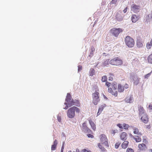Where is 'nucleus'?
<instances>
[{
    "label": "nucleus",
    "instance_id": "obj_38",
    "mask_svg": "<svg viewBox=\"0 0 152 152\" xmlns=\"http://www.w3.org/2000/svg\"><path fill=\"white\" fill-rule=\"evenodd\" d=\"M120 144L121 143L119 142L117 143H116L115 145V148L116 149H117L118 148Z\"/></svg>",
    "mask_w": 152,
    "mask_h": 152
},
{
    "label": "nucleus",
    "instance_id": "obj_36",
    "mask_svg": "<svg viewBox=\"0 0 152 152\" xmlns=\"http://www.w3.org/2000/svg\"><path fill=\"white\" fill-rule=\"evenodd\" d=\"M118 132V130L116 129V130H112V132H111V133H112V134L113 135V136L115 134V133H116Z\"/></svg>",
    "mask_w": 152,
    "mask_h": 152
},
{
    "label": "nucleus",
    "instance_id": "obj_11",
    "mask_svg": "<svg viewBox=\"0 0 152 152\" xmlns=\"http://www.w3.org/2000/svg\"><path fill=\"white\" fill-rule=\"evenodd\" d=\"M80 104V102L78 100L75 99L74 100L73 99L69 102V104L71 106L75 105L78 106Z\"/></svg>",
    "mask_w": 152,
    "mask_h": 152
},
{
    "label": "nucleus",
    "instance_id": "obj_3",
    "mask_svg": "<svg viewBox=\"0 0 152 152\" xmlns=\"http://www.w3.org/2000/svg\"><path fill=\"white\" fill-rule=\"evenodd\" d=\"M122 63V61L118 58H115L110 61V64L113 65L118 66Z\"/></svg>",
    "mask_w": 152,
    "mask_h": 152
},
{
    "label": "nucleus",
    "instance_id": "obj_4",
    "mask_svg": "<svg viewBox=\"0 0 152 152\" xmlns=\"http://www.w3.org/2000/svg\"><path fill=\"white\" fill-rule=\"evenodd\" d=\"M130 79L131 80L133 81L134 83L137 85L139 83L140 78H138L136 74L133 73H130Z\"/></svg>",
    "mask_w": 152,
    "mask_h": 152
},
{
    "label": "nucleus",
    "instance_id": "obj_51",
    "mask_svg": "<svg viewBox=\"0 0 152 152\" xmlns=\"http://www.w3.org/2000/svg\"><path fill=\"white\" fill-rule=\"evenodd\" d=\"M82 152H88V150L85 149H84L82 150Z\"/></svg>",
    "mask_w": 152,
    "mask_h": 152
},
{
    "label": "nucleus",
    "instance_id": "obj_16",
    "mask_svg": "<svg viewBox=\"0 0 152 152\" xmlns=\"http://www.w3.org/2000/svg\"><path fill=\"white\" fill-rule=\"evenodd\" d=\"M72 96L70 95V94L68 93H67L66 98L65 99L66 102L67 103L69 102L72 99Z\"/></svg>",
    "mask_w": 152,
    "mask_h": 152
},
{
    "label": "nucleus",
    "instance_id": "obj_39",
    "mask_svg": "<svg viewBox=\"0 0 152 152\" xmlns=\"http://www.w3.org/2000/svg\"><path fill=\"white\" fill-rule=\"evenodd\" d=\"M151 72L146 74L145 76V78L147 79L151 75Z\"/></svg>",
    "mask_w": 152,
    "mask_h": 152
},
{
    "label": "nucleus",
    "instance_id": "obj_17",
    "mask_svg": "<svg viewBox=\"0 0 152 152\" xmlns=\"http://www.w3.org/2000/svg\"><path fill=\"white\" fill-rule=\"evenodd\" d=\"M138 147L141 150H145L147 149V147L143 143L139 144Z\"/></svg>",
    "mask_w": 152,
    "mask_h": 152
},
{
    "label": "nucleus",
    "instance_id": "obj_15",
    "mask_svg": "<svg viewBox=\"0 0 152 152\" xmlns=\"http://www.w3.org/2000/svg\"><path fill=\"white\" fill-rule=\"evenodd\" d=\"M120 138L121 140H125L127 138V134L126 132H123L121 133L120 135Z\"/></svg>",
    "mask_w": 152,
    "mask_h": 152
},
{
    "label": "nucleus",
    "instance_id": "obj_28",
    "mask_svg": "<svg viewBox=\"0 0 152 152\" xmlns=\"http://www.w3.org/2000/svg\"><path fill=\"white\" fill-rule=\"evenodd\" d=\"M106 106V105L105 104H103L101 106H100L99 109V111H101V112L103 110L104 107Z\"/></svg>",
    "mask_w": 152,
    "mask_h": 152
},
{
    "label": "nucleus",
    "instance_id": "obj_41",
    "mask_svg": "<svg viewBox=\"0 0 152 152\" xmlns=\"http://www.w3.org/2000/svg\"><path fill=\"white\" fill-rule=\"evenodd\" d=\"M117 126H118L120 128L122 129L123 128V125H122V124H117Z\"/></svg>",
    "mask_w": 152,
    "mask_h": 152
},
{
    "label": "nucleus",
    "instance_id": "obj_29",
    "mask_svg": "<svg viewBox=\"0 0 152 152\" xmlns=\"http://www.w3.org/2000/svg\"><path fill=\"white\" fill-rule=\"evenodd\" d=\"M95 72V70L94 69H91L90 71L89 75L93 76L94 75Z\"/></svg>",
    "mask_w": 152,
    "mask_h": 152
},
{
    "label": "nucleus",
    "instance_id": "obj_53",
    "mask_svg": "<svg viewBox=\"0 0 152 152\" xmlns=\"http://www.w3.org/2000/svg\"><path fill=\"white\" fill-rule=\"evenodd\" d=\"M101 112H102L101 111H98V112H97V116H98L99 115Z\"/></svg>",
    "mask_w": 152,
    "mask_h": 152
},
{
    "label": "nucleus",
    "instance_id": "obj_52",
    "mask_svg": "<svg viewBox=\"0 0 152 152\" xmlns=\"http://www.w3.org/2000/svg\"><path fill=\"white\" fill-rule=\"evenodd\" d=\"M148 108L150 109H152V104H150L148 106Z\"/></svg>",
    "mask_w": 152,
    "mask_h": 152
},
{
    "label": "nucleus",
    "instance_id": "obj_6",
    "mask_svg": "<svg viewBox=\"0 0 152 152\" xmlns=\"http://www.w3.org/2000/svg\"><path fill=\"white\" fill-rule=\"evenodd\" d=\"M101 137L100 140L102 144H104L107 147H109L107 139L105 135L104 134H102L101 135Z\"/></svg>",
    "mask_w": 152,
    "mask_h": 152
},
{
    "label": "nucleus",
    "instance_id": "obj_43",
    "mask_svg": "<svg viewBox=\"0 0 152 152\" xmlns=\"http://www.w3.org/2000/svg\"><path fill=\"white\" fill-rule=\"evenodd\" d=\"M111 85V84L110 83H109L108 82H106V85L108 86V87H109Z\"/></svg>",
    "mask_w": 152,
    "mask_h": 152
},
{
    "label": "nucleus",
    "instance_id": "obj_57",
    "mask_svg": "<svg viewBox=\"0 0 152 152\" xmlns=\"http://www.w3.org/2000/svg\"><path fill=\"white\" fill-rule=\"evenodd\" d=\"M76 152H80L79 150L78 149H76Z\"/></svg>",
    "mask_w": 152,
    "mask_h": 152
},
{
    "label": "nucleus",
    "instance_id": "obj_25",
    "mask_svg": "<svg viewBox=\"0 0 152 152\" xmlns=\"http://www.w3.org/2000/svg\"><path fill=\"white\" fill-rule=\"evenodd\" d=\"M137 46L138 48L142 47L143 46V44L142 42L139 40H138L137 41Z\"/></svg>",
    "mask_w": 152,
    "mask_h": 152
},
{
    "label": "nucleus",
    "instance_id": "obj_47",
    "mask_svg": "<svg viewBox=\"0 0 152 152\" xmlns=\"http://www.w3.org/2000/svg\"><path fill=\"white\" fill-rule=\"evenodd\" d=\"M95 50V49L93 47H91V52H93Z\"/></svg>",
    "mask_w": 152,
    "mask_h": 152
},
{
    "label": "nucleus",
    "instance_id": "obj_49",
    "mask_svg": "<svg viewBox=\"0 0 152 152\" xmlns=\"http://www.w3.org/2000/svg\"><path fill=\"white\" fill-rule=\"evenodd\" d=\"M127 10V7H126L125 9H124L123 10V12L124 13H125L126 12Z\"/></svg>",
    "mask_w": 152,
    "mask_h": 152
},
{
    "label": "nucleus",
    "instance_id": "obj_7",
    "mask_svg": "<svg viewBox=\"0 0 152 152\" xmlns=\"http://www.w3.org/2000/svg\"><path fill=\"white\" fill-rule=\"evenodd\" d=\"M99 93L97 92H95L93 94V102L95 105H97L98 102L99 101Z\"/></svg>",
    "mask_w": 152,
    "mask_h": 152
},
{
    "label": "nucleus",
    "instance_id": "obj_20",
    "mask_svg": "<svg viewBox=\"0 0 152 152\" xmlns=\"http://www.w3.org/2000/svg\"><path fill=\"white\" fill-rule=\"evenodd\" d=\"M129 142L127 141H125L123 142L121 145V147L125 149L126 148L128 145Z\"/></svg>",
    "mask_w": 152,
    "mask_h": 152
},
{
    "label": "nucleus",
    "instance_id": "obj_31",
    "mask_svg": "<svg viewBox=\"0 0 152 152\" xmlns=\"http://www.w3.org/2000/svg\"><path fill=\"white\" fill-rule=\"evenodd\" d=\"M135 137H133V138L136 142H140L141 141V139L138 136H136Z\"/></svg>",
    "mask_w": 152,
    "mask_h": 152
},
{
    "label": "nucleus",
    "instance_id": "obj_50",
    "mask_svg": "<svg viewBox=\"0 0 152 152\" xmlns=\"http://www.w3.org/2000/svg\"><path fill=\"white\" fill-rule=\"evenodd\" d=\"M109 80H110L112 81L113 80V78L112 77L110 76L109 77Z\"/></svg>",
    "mask_w": 152,
    "mask_h": 152
},
{
    "label": "nucleus",
    "instance_id": "obj_42",
    "mask_svg": "<svg viewBox=\"0 0 152 152\" xmlns=\"http://www.w3.org/2000/svg\"><path fill=\"white\" fill-rule=\"evenodd\" d=\"M87 136L88 137H91V138H93L94 137V136L92 135L91 134H87Z\"/></svg>",
    "mask_w": 152,
    "mask_h": 152
},
{
    "label": "nucleus",
    "instance_id": "obj_14",
    "mask_svg": "<svg viewBox=\"0 0 152 152\" xmlns=\"http://www.w3.org/2000/svg\"><path fill=\"white\" fill-rule=\"evenodd\" d=\"M123 17L121 14L117 13L116 16V19L118 21H121L123 19Z\"/></svg>",
    "mask_w": 152,
    "mask_h": 152
},
{
    "label": "nucleus",
    "instance_id": "obj_5",
    "mask_svg": "<svg viewBox=\"0 0 152 152\" xmlns=\"http://www.w3.org/2000/svg\"><path fill=\"white\" fill-rule=\"evenodd\" d=\"M122 32V30L120 28H113L110 30V33L113 35L117 37L119 34Z\"/></svg>",
    "mask_w": 152,
    "mask_h": 152
},
{
    "label": "nucleus",
    "instance_id": "obj_46",
    "mask_svg": "<svg viewBox=\"0 0 152 152\" xmlns=\"http://www.w3.org/2000/svg\"><path fill=\"white\" fill-rule=\"evenodd\" d=\"M117 0H112L111 2V3L113 4H115L117 1Z\"/></svg>",
    "mask_w": 152,
    "mask_h": 152
},
{
    "label": "nucleus",
    "instance_id": "obj_10",
    "mask_svg": "<svg viewBox=\"0 0 152 152\" xmlns=\"http://www.w3.org/2000/svg\"><path fill=\"white\" fill-rule=\"evenodd\" d=\"M125 101L127 103H132L134 101L133 96L130 95L127 96L125 99Z\"/></svg>",
    "mask_w": 152,
    "mask_h": 152
},
{
    "label": "nucleus",
    "instance_id": "obj_44",
    "mask_svg": "<svg viewBox=\"0 0 152 152\" xmlns=\"http://www.w3.org/2000/svg\"><path fill=\"white\" fill-rule=\"evenodd\" d=\"M57 119H58V121L59 122H61V117L60 116H59L58 115L57 116Z\"/></svg>",
    "mask_w": 152,
    "mask_h": 152
},
{
    "label": "nucleus",
    "instance_id": "obj_63",
    "mask_svg": "<svg viewBox=\"0 0 152 152\" xmlns=\"http://www.w3.org/2000/svg\"><path fill=\"white\" fill-rule=\"evenodd\" d=\"M130 136L132 137H133V136L131 134H130Z\"/></svg>",
    "mask_w": 152,
    "mask_h": 152
},
{
    "label": "nucleus",
    "instance_id": "obj_9",
    "mask_svg": "<svg viewBox=\"0 0 152 152\" xmlns=\"http://www.w3.org/2000/svg\"><path fill=\"white\" fill-rule=\"evenodd\" d=\"M81 129L82 131L85 133H90V132L91 130L87 127L86 124L85 122L82 124Z\"/></svg>",
    "mask_w": 152,
    "mask_h": 152
},
{
    "label": "nucleus",
    "instance_id": "obj_19",
    "mask_svg": "<svg viewBox=\"0 0 152 152\" xmlns=\"http://www.w3.org/2000/svg\"><path fill=\"white\" fill-rule=\"evenodd\" d=\"M58 142L56 140H55L53 144L52 145L51 150H55L56 149V146L57 145Z\"/></svg>",
    "mask_w": 152,
    "mask_h": 152
},
{
    "label": "nucleus",
    "instance_id": "obj_59",
    "mask_svg": "<svg viewBox=\"0 0 152 152\" xmlns=\"http://www.w3.org/2000/svg\"><path fill=\"white\" fill-rule=\"evenodd\" d=\"M147 128L148 129H149L150 128V127H149V126H148V125L147 126H146Z\"/></svg>",
    "mask_w": 152,
    "mask_h": 152
},
{
    "label": "nucleus",
    "instance_id": "obj_55",
    "mask_svg": "<svg viewBox=\"0 0 152 152\" xmlns=\"http://www.w3.org/2000/svg\"><path fill=\"white\" fill-rule=\"evenodd\" d=\"M64 147L62 146L61 151H64Z\"/></svg>",
    "mask_w": 152,
    "mask_h": 152
},
{
    "label": "nucleus",
    "instance_id": "obj_32",
    "mask_svg": "<svg viewBox=\"0 0 152 152\" xmlns=\"http://www.w3.org/2000/svg\"><path fill=\"white\" fill-rule=\"evenodd\" d=\"M64 104L66 105V106L63 109H65V110L68 109L69 107L72 106L71 105L69 104V102L67 103V102H66L64 103Z\"/></svg>",
    "mask_w": 152,
    "mask_h": 152
},
{
    "label": "nucleus",
    "instance_id": "obj_54",
    "mask_svg": "<svg viewBox=\"0 0 152 152\" xmlns=\"http://www.w3.org/2000/svg\"><path fill=\"white\" fill-rule=\"evenodd\" d=\"M65 137V134L64 133H63L61 135L62 137V138H63V137Z\"/></svg>",
    "mask_w": 152,
    "mask_h": 152
},
{
    "label": "nucleus",
    "instance_id": "obj_22",
    "mask_svg": "<svg viewBox=\"0 0 152 152\" xmlns=\"http://www.w3.org/2000/svg\"><path fill=\"white\" fill-rule=\"evenodd\" d=\"M108 92H109L110 93H112V94L114 95V96H117L118 95V92L117 91H115V93H113V91L112 90V88H108Z\"/></svg>",
    "mask_w": 152,
    "mask_h": 152
},
{
    "label": "nucleus",
    "instance_id": "obj_48",
    "mask_svg": "<svg viewBox=\"0 0 152 152\" xmlns=\"http://www.w3.org/2000/svg\"><path fill=\"white\" fill-rule=\"evenodd\" d=\"M93 55V52H91L90 54L89 55V56L90 57H91Z\"/></svg>",
    "mask_w": 152,
    "mask_h": 152
},
{
    "label": "nucleus",
    "instance_id": "obj_64",
    "mask_svg": "<svg viewBox=\"0 0 152 152\" xmlns=\"http://www.w3.org/2000/svg\"><path fill=\"white\" fill-rule=\"evenodd\" d=\"M68 152H72V151H69Z\"/></svg>",
    "mask_w": 152,
    "mask_h": 152
},
{
    "label": "nucleus",
    "instance_id": "obj_34",
    "mask_svg": "<svg viewBox=\"0 0 152 152\" xmlns=\"http://www.w3.org/2000/svg\"><path fill=\"white\" fill-rule=\"evenodd\" d=\"M123 127L124 129H127L129 128V126L128 124H123Z\"/></svg>",
    "mask_w": 152,
    "mask_h": 152
},
{
    "label": "nucleus",
    "instance_id": "obj_13",
    "mask_svg": "<svg viewBox=\"0 0 152 152\" xmlns=\"http://www.w3.org/2000/svg\"><path fill=\"white\" fill-rule=\"evenodd\" d=\"M139 19V16L136 15H133L131 17V20L133 22H136Z\"/></svg>",
    "mask_w": 152,
    "mask_h": 152
},
{
    "label": "nucleus",
    "instance_id": "obj_8",
    "mask_svg": "<svg viewBox=\"0 0 152 152\" xmlns=\"http://www.w3.org/2000/svg\"><path fill=\"white\" fill-rule=\"evenodd\" d=\"M140 8V6L133 4L131 6V10L134 12L137 13L139 12Z\"/></svg>",
    "mask_w": 152,
    "mask_h": 152
},
{
    "label": "nucleus",
    "instance_id": "obj_45",
    "mask_svg": "<svg viewBox=\"0 0 152 152\" xmlns=\"http://www.w3.org/2000/svg\"><path fill=\"white\" fill-rule=\"evenodd\" d=\"M123 87L125 89H127L129 87V85L126 84Z\"/></svg>",
    "mask_w": 152,
    "mask_h": 152
},
{
    "label": "nucleus",
    "instance_id": "obj_2",
    "mask_svg": "<svg viewBox=\"0 0 152 152\" xmlns=\"http://www.w3.org/2000/svg\"><path fill=\"white\" fill-rule=\"evenodd\" d=\"M125 42L126 45L129 48L133 47L134 44V39L129 36H127L125 38Z\"/></svg>",
    "mask_w": 152,
    "mask_h": 152
},
{
    "label": "nucleus",
    "instance_id": "obj_33",
    "mask_svg": "<svg viewBox=\"0 0 152 152\" xmlns=\"http://www.w3.org/2000/svg\"><path fill=\"white\" fill-rule=\"evenodd\" d=\"M107 79V77L106 76H104L102 77V80L103 82H105Z\"/></svg>",
    "mask_w": 152,
    "mask_h": 152
},
{
    "label": "nucleus",
    "instance_id": "obj_26",
    "mask_svg": "<svg viewBox=\"0 0 152 152\" xmlns=\"http://www.w3.org/2000/svg\"><path fill=\"white\" fill-rule=\"evenodd\" d=\"M110 59H107L104 61V62L102 63V66H106L110 64Z\"/></svg>",
    "mask_w": 152,
    "mask_h": 152
},
{
    "label": "nucleus",
    "instance_id": "obj_23",
    "mask_svg": "<svg viewBox=\"0 0 152 152\" xmlns=\"http://www.w3.org/2000/svg\"><path fill=\"white\" fill-rule=\"evenodd\" d=\"M118 90L119 92H123L124 90V88L123 86H121L120 84H119L118 85Z\"/></svg>",
    "mask_w": 152,
    "mask_h": 152
},
{
    "label": "nucleus",
    "instance_id": "obj_37",
    "mask_svg": "<svg viewBox=\"0 0 152 152\" xmlns=\"http://www.w3.org/2000/svg\"><path fill=\"white\" fill-rule=\"evenodd\" d=\"M126 152H134V150L131 148H128L127 149Z\"/></svg>",
    "mask_w": 152,
    "mask_h": 152
},
{
    "label": "nucleus",
    "instance_id": "obj_18",
    "mask_svg": "<svg viewBox=\"0 0 152 152\" xmlns=\"http://www.w3.org/2000/svg\"><path fill=\"white\" fill-rule=\"evenodd\" d=\"M138 110L139 112V115L141 116L142 114L144 115L145 114L144 113V110L143 107L141 106H140L139 107Z\"/></svg>",
    "mask_w": 152,
    "mask_h": 152
},
{
    "label": "nucleus",
    "instance_id": "obj_27",
    "mask_svg": "<svg viewBox=\"0 0 152 152\" xmlns=\"http://www.w3.org/2000/svg\"><path fill=\"white\" fill-rule=\"evenodd\" d=\"M98 146L102 151L104 152L106 151V149L104 147H102L100 143L98 144Z\"/></svg>",
    "mask_w": 152,
    "mask_h": 152
},
{
    "label": "nucleus",
    "instance_id": "obj_58",
    "mask_svg": "<svg viewBox=\"0 0 152 152\" xmlns=\"http://www.w3.org/2000/svg\"><path fill=\"white\" fill-rule=\"evenodd\" d=\"M137 134H138V135L139 136H141L142 135L141 133L140 132L138 133Z\"/></svg>",
    "mask_w": 152,
    "mask_h": 152
},
{
    "label": "nucleus",
    "instance_id": "obj_30",
    "mask_svg": "<svg viewBox=\"0 0 152 152\" xmlns=\"http://www.w3.org/2000/svg\"><path fill=\"white\" fill-rule=\"evenodd\" d=\"M111 86L112 87V88L116 90L117 88V83L115 82L111 84Z\"/></svg>",
    "mask_w": 152,
    "mask_h": 152
},
{
    "label": "nucleus",
    "instance_id": "obj_56",
    "mask_svg": "<svg viewBox=\"0 0 152 152\" xmlns=\"http://www.w3.org/2000/svg\"><path fill=\"white\" fill-rule=\"evenodd\" d=\"M64 144H65V142H63L62 143V146L64 147Z\"/></svg>",
    "mask_w": 152,
    "mask_h": 152
},
{
    "label": "nucleus",
    "instance_id": "obj_21",
    "mask_svg": "<svg viewBox=\"0 0 152 152\" xmlns=\"http://www.w3.org/2000/svg\"><path fill=\"white\" fill-rule=\"evenodd\" d=\"M89 122L92 129L95 130L96 129V126L94 123L91 120H89Z\"/></svg>",
    "mask_w": 152,
    "mask_h": 152
},
{
    "label": "nucleus",
    "instance_id": "obj_35",
    "mask_svg": "<svg viewBox=\"0 0 152 152\" xmlns=\"http://www.w3.org/2000/svg\"><path fill=\"white\" fill-rule=\"evenodd\" d=\"M134 134H137L139 132V129L137 128H135L134 129Z\"/></svg>",
    "mask_w": 152,
    "mask_h": 152
},
{
    "label": "nucleus",
    "instance_id": "obj_12",
    "mask_svg": "<svg viewBox=\"0 0 152 152\" xmlns=\"http://www.w3.org/2000/svg\"><path fill=\"white\" fill-rule=\"evenodd\" d=\"M141 119L142 121L145 124L147 123L148 122V118L147 115L146 114H144L142 115L141 117Z\"/></svg>",
    "mask_w": 152,
    "mask_h": 152
},
{
    "label": "nucleus",
    "instance_id": "obj_60",
    "mask_svg": "<svg viewBox=\"0 0 152 152\" xmlns=\"http://www.w3.org/2000/svg\"><path fill=\"white\" fill-rule=\"evenodd\" d=\"M149 151L152 152V149H150L149 150Z\"/></svg>",
    "mask_w": 152,
    "mask_h": 152
},
{
    "label": "nucleus",
    "instance_id": "obj_40",
    "mask_svg": "<svg viewBox=\"0 0 152 152\" xmlns=\"http://www.w3.org/2000/svg\"><path fill=\"white\" fill-rule=\"evenodd\" d=\"M78 72H79L82 69V67L81 66L79 65L78 66Z\"/></svg>",
    "mask_w": 152,
    "mask_h": 152
},
{
    "label": "nucleus",
    "instance_id": "obj_61",
    "mask_svg": "<svg viewBox=\"0 0 152 152\" xmlns=\"http://www.w3.org/2000/svg\"><path fill=\"white\" fill-rule=\"evenodd\" d=\"M104 98H105V99H107V97H106L105 96H104Z\"/></svg>",
    "mask_w": 152,
    "mask_h": 152
},
{
    "label": "nucleus",
    "instance_id": "obj_62",
    "mask_svg": "<svg viewBox=\"0 0 152 152\" xmlns=\"http://www.w3.org/2000/svg\"><path fill=\"white\" fill-rule=\"evenodd\" d=\"M88 152H92L91 151L89 150L88 151Z\"/></svg>",
    "mask_w": 152,
    "mask_h": 152
},
{
    "label": "nucleus",
    "instance_id": "obj_24",
    "mask_svg": "<svg viewBox=\"0 0 152 152\" xmlns=\"http://www.w3.org/2000/svg\"><path fill=\"white\" fill-rule=\"evenodd\" d=\"M152 45V39L151 40L150 42H148L147 43L146 48L147 49H149L151 48Z\"/></svg>",
    "mask_w": 152,
    "mask_h": 152
},
{
    "label": "nucleus",
    "instance_id": "obj_1",
    "mask_svg": "<svg viewBox=\"0 0 152 152\" xmlns=\"http://www.w3.org/2000/svg\"><path fill=\"white\" fill-rule=\"evenodd\" d=\"M75 111L77 113H79L80 111L79 109L75 106L72 107L68 109L67 112V115L68 117L69 118H74L75 115Z\"/></svg>",
    "mask_w": 152,
    "mask_h": 152
}]
</instances>
